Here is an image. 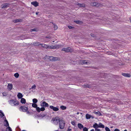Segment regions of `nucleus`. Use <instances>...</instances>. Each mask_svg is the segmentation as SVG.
<instances>
[{"instance_id": "nucleus-47", "label": "nucleus", "mask_w": 131, "mask_h": 131, "mask_svg": "<svg viewBox=\"0 0 131 131\" xmlns=\"http://www.w3.org/2000/svg\"><path fill=\"white\" fill-rule=\"evenodd\" d=\"M95 130L97 131H100L101 130L100 129H95Z\"/></svg>"}, {"instance_id": "nucleus-16", "label": "nucleus", "mask_w": 131, "mask_h": 131, "mask_svg": "<svg viewBox=\"0 0 131 131\" xmlns=\"http://www.w3.org/2000/svg\"><path fill=\"white\" fill-rule=\"evenodd\" d=\"M9 3H5L4 4H3L2 5V6H3L2 8H6L9 7Z\"/></svg>"}, {"instance_id": "nucleus-58", "label": "nucleus", "mask_w": 131, "mask_h": 131, "mask_svg": "<svg viewBox=\"0 0 131 131\" xmlns=\"http://www.w3.org/2000/svg\"><path fill=\"white\" fill-rule=\"evenodd\" d=\"M28 38V37H27V38H25L26 39H28V38Z\"/></svg>"}, {"instance_id": "nucleus-38", "label": "nucleus", "mask_w": 131, "mask_h": 131, "mask_svg": "<svg viewBox=\"0 0 131 131\" xmlns=\"http://www.w3.org/2000/svg\"><path fill=\"white\" fill-rule=\"evenodd\" d=\"M19 102L18 101H16H16L14 102V105H18L19 104Z\"/></svg>"}, {"instance_id": "nucleus-28", "label": "nucleus", "mask_w": 131, "mask_h": 131, "mask_svg": "<svg viewBox=\"0 0 131 131\" xmlns=\"http://www.w3.org/2000/svg\"><path fill=\"white\" fill-rule=\"evenodd\" d=\"M99 128H104V125L101 123H100L99 124Z\"/></svg>"}, {"instance_id": "nucleus-33", "label": "nucleus", "mask_w": 131, "mask_h": 131, "mask_svg": "<svg viewBox=\"0 0 131 131\" xmlns=\"http://www.w3.org/2000/svg\"><path fill=\"white\" fill-rule=\"evenodd\" d=\"M60 108L62 110H64L66 109V107L62 105L60 106Z\"/></svg>"}, {"instance_id": "nucleus-14", "label": "nucleus", "mask_w": 131, "mask_h": 131, "mask_svg": "<svg viewBox=\"0 0 131 131\" xmlns=\"http://www.w3.org/2000/svg\"><path fill=\"white\" fill-rule=\"evenodd\" d=\"M23 20L21 19H16L13 20V21L15 23L21 22Z\"/></svg>"}, {"instance_id": "nucleus-56", "label": "nucleus", "mask_w": 131, "mask_h": 131, "mask_svg": "<svg viewBox=\"0 0 131 131\" xmlns=\"http://www.w3.org/2000/svg\"><path fill=\"white\" fill-rule=\"evenodd\" d=\"M130 22L131 23V17L130 18Z\"/></svg>"}, {"instance_id": "nucleus-9", "label": "nucleus", "mask_w": 131, "mask_h": 131, "mask_svg": "<svg viewBox=\"0 0 131 131\" xmlns=\"http://www.w3.org/2000/svg\"><path fill=\"white\" fill-rule=\"evenodd\" d=\"M59 119V118H58V117L57 118V117L54 118L53 119H52L53 122L56 124H57L59 122L58 121H60V120Z\"/></svg>"}, {"instance_id": "nucleus-30", "label": "nucleus", "mask_w": 131, "mask_h": 131, "mask_svg": "<svg viewBox=\"0 0 131 131\" xmlns=\"http://www.w3.org/2000/svg\"><path fill=\"white\" fill-rule=\"evenodd\" d=\"M32 107L36 108V109L37 110V104L35 103H33L32 104Z\"/></svg>"}, {"instance_id": "nucleus-60", "label": "nucleus", "mask_w": 131, "mask_h": 131, "mask_svg": "<svg viewBox=\"0 0 131 131\" xmlns=\"http://www.w3.org/2000/svg\"><path fill=\"white\" fill-rule=\"evenodd\" d=\"M80 114H82V113H80Z\"/></svg>"}, {"instance_id": "nucleus-3", "label": "nucleus", "mask_w": 131, "mask_h": 131, "mask_svg": "<svg viewBox=\"0 0 131 131\" xmlns=\"http://www.w3.org/2000/svg\"><path fill=\"white\" fill-rule=\"evenodd\" d=\"M71 48L69 47L67 48H64L62 49V51H65L66 52H71Z\"/></svg>"}, {"instance_id": "nucleus-39", "label": "nucleus", "mask_w": 131, "mask_h": 131, "mask_svg": "<svg viewBox=\"0 0 131 131\" xmlns=\"http://www.w3.org/2000/svg\"><path fill=\"white\" fill-rule=\"evenodd\" d=\"M94 113L95 114H96L98 115H101V114L99 112H95Z\"/></svg>"}, {"instance_id": "nucleus-46", "label": "nucleus", "mask_w": 131, "mask_h": 131, "mask_svg": "<svg viewBox=\"0 0 131 131\" xmlns=\"http://www.w3.org/2000/svg\"><path fill=\"white\" fill-rule=\"evenodd\" d=\"M91 36L92 37H95V35L92 33H91Z\"/></svg>"}, {"instance_id": "nucleus-40", "label": "nucleus", "mask_w": 131, "mask_h": 131, "mask_svg": "<svg viewBox=\"0 0 131 131\" xmlns=\"http://www.w3.org/2000/svg\"><path fill=\"white\" fill-rule=\"evenodd\" d=\"M105 129L106 131H110V129L107 127H105Z\"/></svg>"}, {"instance_id": "nucleus-27", "label": "nucleus", "mask_w": 131, "mask_h": 131, "mask_svg": "<svg viewBox=\"0 0 131 131\" xmlns=\"http://www.w3.org/2000/svg\"><path fill=\"white\" fill-rule=\"evenodd\" d=\"M40 45H41V46L45 48H48V46L47 45H45L44 44H41Z\"/></svg>"}, {"instance_id": "nucleus-57", "label": "nucleus", "mask_w": 131, "mask_h": 131, "mask_svg": "<svg viewBox=\"0 0 131 131\" xmlns=\"http://www.w3.org/2000/svg\"><path fill=\"white\" fill-rule=\"evenodd\" d=\"M77 115H78L79 114V112H77Z\"/></svg>"}, {"instance_id": "nucleus-17", "label": "nucleus", "mask_w": 131, "mask_h": 131, "mask_svg": "<svg viewBox=\"0 0 131 131\" xmlns=\"http://www.w3.org/2000/svg\"><path fill=\"white\" fill-rule=\"evenodd\" d=\"M4 125L6 127L9 126V125L8 122L7 120L6 119H5V120L4 121Z\"/></svg>"}, {"instance_id": "nucleus-53", "label": "nucleus", "mask_w": 131, "mask_h": 131, "mask_svg": "<svg viewBox=\"0 0 131 131\" xmlns=\"http://www.w3.org/2000/svg\"><path fill=\"white\" fill-rule=\"evenodd\" d=\"M71 129H68L67 131H71Z\"/></svg>"}, {"instance_id": "nucleus-45", "label": "nucleus", "mask_w": 131, "mask_h": 131, "mask_svg": "<svg viewBox=\"0 0 131 131\" xmlns=\"http://www.w3.org/2000/svg\"><path fill=\"white\" fill-rule=\"evenodd\" d=\"M68 28L70 29H72L73 28V27L71 26H68Z\"/></svg>"}, {"instance_id": "nucleus-29", "label": "nucleus", "mask_w": 131, "mask_h": 131, "mask_svg": "<svg viewBox=\"0 0 131 131\" xmlns=\"http://www.w3.org/2000/svg\"><path fill=\"white\" fill-rule=\"evenodd\" d=\"M85 116L86 119H89L90 118V115L88 114H87Z\"/></svg>"}, {"instance_id": "nucleus-54", "label": "nucleus", "mask_w": 131, "mask_h": 131, "mask_svg": "<svg viewBox=\"0 0 131 131\" xmlns=\"http://www.w3.org/2000/svg\"><path fill=\"white\" fill-rule=\"evenodd\" d=\"M38 13H39V12H36V15H38Z\"/></svg>"}, {"instance_id": "nucleus-2", "label": "nucleus", "mask_w": 131, "mask_h": 131, "mask_svg": "<svg viewBox=\"0 0 131 131\" xmlns=\"http://www.w3.org/2000/svg\"><path fill=\"white\" fill-rule=\"evenodd\" d=\"M59 47V46L58 45H55L54 46H48V48L50 49H55Z\"/></svg>"}, {"instance_id": "nucleus-7", "label": "nucleus", "mask_w": 131, "mask_h": 131, "mask_svg": "<svg viewBox=\"0 0 131 131\" xmlns=\"http://www.w3.org/2000/svg\"><path fill=\"white\" fill-rule=\"evenodd\" d=\"M50 108L52 109L55 111H57L59 110V109L58 108L56 107H54L53 106H50L49 107Z\"/></svg>"}, {"instance_id": "nucleus-48", "label": "nucleus", "mask_w": 131, "mask_h": 131, "mask_svg": "<svg viewBox=\"0 0 131 131\" xmlns=\"http://www.w3.org/2000/svg\"><path fill=\"white\" fill-rule=\"evenodd\" d=\"M10 101L11 102H15V101H14V100H11Z\"/></svg>"}, {"instance_id": "nucleus-13", "label": "nucleus", "mask_w": 131, "mask_h": 131, "mask_svg": "<svg viewBox=\"0 0 131 131\" xmlns=\"http://www.w3.org/2000/svg\"><path fill=\"white\" fill-rule=\"evenodd\" d=\"M31 4L34 5L35 7H37L38 6V3L36 1H35L31 2Z\"/></svg>"}, {"instance_id": "nucleus-6", "label": "nucleus", "mask_w": 131, "mask_h": 131, "mask_svg": "<svg viewBox=\"0 0 131 131\" xmlns=\"http://www.w3.org/2000/svg\"><path fill=\"white\" fill-rule=\"evenodd\" d=\"M91 5L92 6H94L96 7H99L100 5V4L96 2H92L91 3Z\"/></svg>"}, {"instance_id": "nucleus-15", "label": "nucleus", "mask_w": 131, "mask_h": 131, "mask_svg": "<svg viewBox=\"0 0 131 131\" xmlns=\"http://www.w3.org/2000/svg\"><path fill=\"white\" fill-rule=\"evenodd\" d=\"M79 63L81 64H87V62L86 61V60H83L80 61Z\"/></svg>"}, {"instance_id": "nucleus-51", "label": "nucleus", "mask_w": 131, "mask_h": 131, "mask_svg": "<svg viewBox=\"0 0 131 131\" xmlns=\"http://www.w3.org/2000/svg\"><path fill=\"white\" fill-rule=\"evenodd\" d=\"M90 118H91L92 119H93L94 118V117L93 116H92V115H90Z\"/></svg>"}, {"instance_id": "nucleus-41", "label": "nucleus", "mask_w": 131, "mask_h": 131, "mask_svg": "<svg viewBox=\"0 0 131 131\" xmlns=\"http://www.w3.org/2000/svg\"><path fill=\"white\" fill-rule=\"evenodd\" d=\"M88 129L86 127H84L83 129V131H88Z\"/></svg>"}, {"instance_id": "nucleus-43", "label": "nucleus", "mask_w": 131, "mask_h": 131, "mask_svg": "<svg viewBox=\"0 0 131 131\" xmlns=\"http://www.w3.org/2000/svg\"><path fill=\"white\" fill-rule=\"evenodd\" d=\"M71 123L73 125L75 126V123L74 121H72V122H71Z\"/></svg>"}, {"instance_id": "nucleus-42", "label": "nucleus", "mask_w": 131, "mask_h": 131, "mask_svg": "<svg viewBox=\"0 0 131 131\" xmlns=\"http://www.w3.org/2000/svg\"><path fill=\"white\" fill-rule=\"evenodd\" d=\"M3 96H6L7 95V94L6 93V92H4L3 93Z\"/></svg>"}, {"instance_id": "nucleus-34", "label": "nucleus", "mask_w": 131, "mask_h": 131, "mask_svg": "<svg viewBox=\"0 0 131 131\" xmlns=\"http://www.w3.org/2000/svg\"><path fill=\"white\" fill-rule=\"evenodd\" d=\"M19 75V74L18 73H16L14 74V76L17 78L18 77Z\"/></svg>"}, {"instance_id": "nucleus-4", "label": "nucleus", "mask_w": 131, "mask_h": 131, "mask_svg": "<svg viewBox=\"0 0 131 131\" xmlns=\"http://www.w3.org/2000/svg\"><path fill=\"white\" fill-rule=\"evenodd\" d=\"M22 111L24 112H26L28 111V108L25 106H21L19 107Z\"/></svg>"}, {"instance_id": "nucleus-20", "label": "nucleus", "mask_w": 131, "mask_h": 131, "mask_svg": "<svg viewBox=\"0 0 131 131\" xmlns=\"http://www.w3.org/2000/svg\"><path fill=\"white\" fill-rule=\"evenodd\" d=\"M7 87L9 90H11L13 87L12 84L10 83L8 84V85Z\"/></svg>"}, {"instance_id": "nucleus-1", "label": "nucleus", "mask_w": 131, "mask_h": 131, "mask_svg": "<svg viewBox=\"0 0 131 131\" xmlns=\"http://www.w3.org/2000/svg\"><path fill=\"white\" fill-rule=\"evenodd\" d=\"M59 122V127L61 129H63L64 128L65 125V123L63 121H58Z\"/></svg>"}, {"instance_id": "nucleus-59", "label": "nucleus", "mask_w": 131, "mask_h": 131, "mask_svg": "<svg viewBox=\"0 0 131 131\" xmlns=\"http://www.w3.org/2000/svg\"><path fill=\"white\" fill-rule=\"evenodd\" d=\"M92 131H94V129H92Z\"/></svg>"}, {"instance_id": "nucleus-37", "label": "nucleus", "mask_w": 131, "mask_h": 131, "mask_svg": "<svg viewBox=\"0 0 131 131\" xmlns=\"http://www.w3.org/2000/svg\"><path fill=\"white\" fill-rule=\"evenodd\" d=\"M32 101L34 103H36L37 102L38 100L36 99H33Z\"/></svg>"}, {"instance_id": "nucleus-52", "label": "nucleus", "mask_w": 131, "mask_h": 131, "mask_svg": "<svg viewBox=\"0 0 131 131\" xmlns=\"http://www.w3.org/2000/svg\"><path fill=\"white\" fill-rule=\"evenodd\" d=\"M26 112H27V114H30L31 113L29 112V111H26Z\"/></svg>"}, {"instance_id": "nucleus-26", "label": "nucleus", "mask_w": 131, "mask_h": 131, "mask_svg": "<svg viewBox=\"0 0 131 131\" xmlns=\"http://www.w3.org/2000/svg\"><path fill=\"white\" fill-rule=\"evenodd\" d=\"M78 125L79 128L80 129H81L83 127V126L81 124L79 123L78 124Z\"/></svg>"}, {"instance_id": "nucleus-19", "label": "nucleus", "mask_w": 131, "mask_h": 131, "mask_svg": "<svg viewBox=\"0 0 131 131\" xmlns=\"http://www.w3.org/2000/svg\"><path fill=\"white\" fill-rule=\"evenodd\" d=\"M40 42H33V43L32 44V45H33L34 46H38L39 45H40Z\"/></svg>"}, {"instance_id": "nucleus-31", "label": "nucleus", "mask_w": 131, "mask_h": 131, "mask_svg": "<svg viewBox=\"0 0 131 131\" xmlns=\"http://www.w3.org/2000/svg\"><path fill=\"white\" fill-rule=\"evenodd\" d=\"M6 131H12L11 128L9 126L6 128Z\"/></svg>"}, {"instance_id": "nucleus-22", "label": "nucleus", "mask_w": 131, "mask_h": 131, "mask_svg": "<svg viewBox=\"0 0 131 131\" xmlns=\"http://www.w3.org/2000/svg\"><path fill=\"white\" fill-rule=\"evenodd\" d=\"M77 5L80 7H85V5L84 4H79L77 3Z\"/></svg>"}, {"instance_id": "nucleus-5", "label": "nucleus", "mask_w": 131, "mask_h": 131, "mask_svg": "<svg viewBox=\"0 0 131 131\" xmlns=\"http://www.w3.org/2000/svg\"><path fill=\"white\" fill-rule=\"evenodd\" d=\"M51 57L46 55L44 58H43V59L46 61H51Z\"/></svg>"}, {"instance_id": "nucleus-55", "label": "nucleus", "mask_w": 131, "mask_h": 131, "mask_svg": "<svg viewBox=\"0 0 131 131\" xmlns=\"http://www.w3.org/2000/svg\"><path fill=\"white\" fill-rule=\"evenodd\" d=\"M107 101L108 102H111L112 100H108Z\"/></svg>"}, {"instance_id": "nucleus-10", "label": "nucleus", "mask_w": 131, "mask_h": 131, "mask_svg": "<svg viewBox=\"0 0 131 131\" xmlns=\"http://www.w3.org/2000/svg\"><path fill=\"white\" fill-rule=\"evenodd\" d=\"M41 106L42 107H48L49 106L48 103L45 101H43L41 104Z\"/></svg>"}, {"instance_id": "nucleus-8", "label": "nucleus", "mask_w": 131, "mask_h": 131, "mask_svg": "<svg viewBox=\"0 0 131 131\" xmlns=\"http://www.w3.org/2000/svg\"><path fill=\"white\" fill-rule=\"evenodd\" d=\"M51 61H57V60H60L59 58L58 57L51 56Z\"/></svg>"}, {"instance_id": "nucleus-61", "label": "nucleus", "mask_w": 131, "mask_h": 131, "mask_svg": "<svg viewBox=\"0 0 131 131\" xmlns=\"http://www.w3.org/2000/svg\"><path fill=\"white\" fill-rule=\"evenodd\" d=\"M58 131V130H56V131Z\"/></svg>"}, {"instance_id": "nucleus-12", "label": "nucleus", "mask_w": 131, "mask_h": 131, "mask_svg": "<svg viewBox=\"0 0 131 131\" xmlns=\"http://www.w3.org/2000/svg\"><path fill=\"white\" fill-rule=\"evenodd\" d=\"M82 86L84 88H91V85L87 83L83 85Z\"/></svg>"}, {"instance_id": "nucleus-44", "label": "nucleus", "mask_w": 131, "mask_h": 131, "mask_svg": "<svg viewBox=\"0 0 131 131\" xmlns=\"http://www.w3.org/2000/svg\"><path fill=\"white\" fill-rule=\"evenodd\" d=\"M36 86L35 84H34L33 86H32L31 87V89H35L36 88Z\"/></svg>"}, {"instance_id": "nucleus-25", "label": "nucleus", "mask_w": 131, "mask_h": 131, "mask_svg": "<svg viewBox=\"0 0 131 131\" xmlns=\"http://www.w3.org/2000/svg\"><path fill=\"white\" fill-rule=\"evenodd\" d=\"M20 102L22 104H25L26 103V101L25 99L24 98H22L21 99Z\"/></svg>"}, {"instance_id": "nucleus-49", "label": "nucleus", "mask_w": 131, "mask_h": 131, "mask_svg": "<svg viewBox=\"0 0 131 131\" xmlns=\"http://www.w3.org/2000/svg\"><path fill=\"white\" fill-rule=\"evenodd\" d=\"M46 38H50L51 37L50 36H46Z\"/></svg>"}, {"instance_id": "nucleus-36", "label": "nucleus", "mask_w": 131, "mask_h": 131, "mask_svg": "<svg viewBox=\"0 0 131 131\" xmlns=\"http://www.w3.org/2000/svg\"><path fill=\"white\" fill-rule=\"evenodd\" d=\"M0 115L2 117H3L4 116V114L1 110H0Z\"/></svg>"}, {"instance_id": "nucleus-18", "label": "nucleus", "mask_w": 131, "mask_h": 131, "mask_svg": "<svg viewBox=\"0 0 131 131\" xmlns=\"http://www.w3.org/2000/svg\"><path fill=\"white\" fill-rule=\"evenodd\" d=\"M74 21L75 23H76L78 24H82L83 23V22L82 21H80V20H74Z\"/></svg>"}, {"instance_id": "nucleus-21", "label": "nucleus", "mask_w": 131, "mask_h": 131, "mask_svg": "<svg viewBox=\"0 0 131 131\" xmlns=\"http://www.w3.org/2000/svg\"><path fill=\"white\" fill-rule=\"evenodd\" d=\"M17 96L18 99H21L22 98L23 96L21 93H18L17 94Z\"/></svg>"}, {"instance_id": "nucleus-50", "label": "nucleus", "mask_w": 131, "mask_h": 131, "mask_svg": "<svg viewBox=\"0 0 131 131\" xmlns=\"http://www.w3.org/2000/svg\"><path fill=\"white\" fill-rule=\"evenodd\" d=\"M114 131H120L118 129H115Z\"/></svg>"}, {"instance_id": "nucleus-23", "label": "nucleus", "mask_w": 131, "mask_h": 131, "mask_svg": "<svg viewBox=\"0 0 131 131\" xmlns=\"http://www.w3.org/2000/svg\"><path fill=\"white\" fill-rule=\"evenodd\" d=\"M122 75L125 77H130V75L128 73H122Z\"/></svg>"}, {"instance_id": "nucleus-11", "label": "nucleus", "mask_w": 131, "mask_h": 131, "mask_svg": "<svg viewBox=\"0 0 131 131\" xmlns=\"http://www.w3.org/2000/svg\"><path fill=\"white\" fill-rule=\"evenodd\" d=\"M45 110L44 107H42L41 108L39 107H37V111L38 112H40L41 111H43Z\"/></svg>"}, {"instance_id": "nucleus-24", "label": "nucleus", "mask_w": 131, "mask_h": 131, "mask_svg": "<svg viewBox=\"0 0 131 131\" xmlns=\"http://www.w3.org/2000/svg\"><path fill=\"white\" fill-rule=\"evenodd\" d=\"M93 127L95 129H96L98 128H99V125L97 123H95V124L93 125Z\"/></svg>"}, {"instance_id": "nucleus-32", "label": "nucleus", "mask_w": 131, "mask_h": 131, "mask_svg": "<svg viewBox=\"0 0 131 131\" xmlns=\"http://www.w3.org/2000/svg\"><path fill=\"white\" fill-rule=\"evenodd\" d=\"M38 30L37 28H34L30 30L31 32H32V31H37Z\"/></svg>"}, {"instance_id": "nucleus-35", "label": "nucleus", "mask_w": 131, "mask_h": 131, "mask_svg": "<svg viewBox=\"0 0 131 131\" xmlns=\"http://www.w3.org/2000/svg\"><path fill=\"white\" fill-rule=\"evenodd\" d=\"M52 23L54 25V30H56L58 28V27L57 25L55 24H53V23Z\"/></svg>"}, {"instance_id": "nucleus-62", "label": "nucleus", "mask_w": 131, "mask_h": 131, "mask_svg": "<svg viewBox=\"0 0 131 131\" xmlns=\"http://www.w3.org/2000/svg\"><path fill=\"white\" fill-rule=\"evenodd\" d=\"M92 130H91V131H92Z\"/></svg>"}]
</instances>
